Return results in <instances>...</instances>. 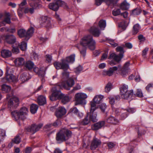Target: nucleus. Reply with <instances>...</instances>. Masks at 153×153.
Listing matches in <instances>:
<instances>
[{"instance_id":"obj_4","label":"nucleus","mask_w":153,"mask_h":153,"mask_svg":"<svg viewBox=\"0 0 153 153\" xmlns=\"http://www.w3.org/2000/svg\"><path fill=\"white\" fill-rule=\"evenodd\" d=\"M28 111L25 107H22L19 111H14L11 112L13 118L16 120H23L26 118Z\"/></svg>"},{"instance_id":"obj_48","label":"nucleus","mask_w":153,"mask_h":153,"mask_svg":"<svg viewBox=\"0 0 153 153\" xmlns=\"http://www.w3.org/2000/svg\"><path fill=\"white\" fill-rule=\"evenodd\" d=\"M33 33V28L31 27L26 32L27 37L30 36L32 35Z\"/></svg>"},{"instance_id":"obj_1","label":"nucleus","mask_w":153,"mask_h":153,"mask_svg":"<svg viewBox=\"0 0 153 153\" xmlns=\"http://www.w3.org/2000/svg\"><path fill=\"white\" fill-rule=\"evenodd\" d=\"M95 42L91 35H87L84 36L81 39L80 44L76 45L79 50L81 54L85 56L86 52V48H88L91 50L95 48Z\"/></svg>"},{"instance_id":"obj_44","label":"nucleus","mask_w":153,"mask_h":153,"mask_svg":"<svg viewBox=\"0 0 153 153\" xmlns=\"http://www.w3.org/2000/svg\"><path fill=\"white\" fill-rule=\"evenodd\" d=\"M99 25L102 30H104L106 25V22L105 20H101L100 21Z\"/></svg>"},{"instance_id":"obj_62","label":"nucleus","mask_w":153,"mask_h":153,"mask_svg":"<svg viewBox=\"0 0 153 153\" xmlns=\"http://www.w3.org/2000/svg\"><path fill=\"white\" fill-rule=\"evenodd\" d=\"M7 31L10 33H14L16 32V30L15 28H10L7 29Z\"/></svg>"},{"instance_id":"obj_61","label":"nucleus","mask_w":153,"mask_h":153,"mask_svg":"<svg viewBox=\"0 0 153 153\" xmlns=\"http://www.w3.org/2000/svg\"><path fill=\"white\" fill-rule=\"evenodd\" d=\"M32 150V148L30 147H28L26 148L25 150V153H31Z\"/></svg>"},{"instance_id":"obj_31","label":"nucleus","mask_w":153,"mask_h":153,"mask_svg":"<svg viewBox=\"0 0 153 153\" xmlns=\"http://www.w3.org/2000/svg\"><path fill=\"white\" fill-rule=\"evenodd\" d=\"M90 122V120L88 117V113L86 116L80 122V124L83 126L88 125Z\"/></svg>"},{"instance_id":"obj_2","label":"nucleus","mask_w":153,"mask_h":153,"mask_svg":"<svg viewBox=\"0 0 153 153\" xmlns=\"http://www.w3.org/2000/svg\"><path fill=\"white\" fill-rule=\"evenodd\" d=\"M69 74L68 72L65 71L62 73V79L61 83H59L58 85L56 88L59 89L64 88L67 90H69L72 87L74 84V79L75 80L76 78H72L71 77L68 78L66 81H64V79H66L68 77Z\"/></svg>"},{"instance_id":"obj_58","label":"nucleus","mask_w":153,"mask_h":153,"mask_svg":"<svg viewBox=\"0 0 153 153\" xmlns=\"http://www.w3.org/2000/svg\"><path fill=\"white\" fill-rule=\"evenodd\" d=\"M100 141L95 137H94L93 139L92 143H100Z\"/></svg>"},{"instance_id":"obj_39","label":"nucleus","mask_w":153,"mask_h":153,"mask_svg":"<svg viewBox=\"0 0 153 153\" xmlns=\"http://www.w3.org/2000/svg\"><path fill=\"white\" fill-rule=\"evenodd\" d=\"M120 97L119 96L117 95L114 97H109V102L111 105H113L115 102V100L119 99Z\"/></svg>"},{"instance_id":"obj_10","label":"nucleus","mask_w":153,"mask_h":153,"mask_svg":"<svg viewBox=\"0 0 153 153\" xmlns=\"http://www.w3.org/2000/svg\"><path fill=\"white\" fill-rule=\"evenodd\" d=\"M54 65L56 69H62L64 71L68 70L69 68V66L68 64L65 63V60L62 59V63L55 62Z\"/></svg>"},{"instance_id":"obj_43","label":"nucleus","mask_w":153,"mask_h":153,"mask_svg":"<svg viewBox=\"0 0 153 153\" xmlns=\"http://www.w3.org/2000/svg\"><path fill=\"white\" fill-rule=\"evenodd\" d=\"M129 7V4L126 1L122 2L120 6V8L123 10H126Z\"/></svg>"},{"instance_id":"obj_63","label":"nucleus","mask_w":153,"mask_h":153,"mask_svg":"<svg viewBox=\"0 0 153 153\" xmlns=\"http://www.w3.org/2000/svg\"><path fill=\"white\" fill-rule=\"evenodd\" d=\"M99 144H91V150L95 149L98 146Z\"/></svg>"},{"instance_id":"obj_45","label":"nucleus","mask_w":153,"mask_h":153,"mask_svg":"<svg viewBox=\"0 0 153 153\" xmlns=\"http://www.w3.org/2000/svg\"><path fill=\"white\" fill-rule=\"evenodd\" d=\"M19 47L22 51H25L27 48V43L24 42H22L19 45Z\"/></svg>"},{"instance_id":"obj_28","label":"nucleus","mask_w":153,"mask_h":153,"mask_svg":"<svg viewBox=\"0 0 153 153\" xmlns=\"http://www.w3.org/2000/svg\"><path fill=\"white\" fill-rule=\"evenodd\" d=\"M1 54L2 57L7 58L10 57L12 53L8 50H4L1 51Z\"/></svg>"},{"instance_id":"obj_54","label":"nucleus","mask_w":153,"mask_h":153,"mask_svg":"<svg viewBox=\"0 0 153 153\" xmlns=\"http://www.w3.org/2000/svg\"><path fill=\"white\" fill-rule=\"evenodd\" d=\"M80 89V85L79 84H77L73 88V89L71 90V91L74 92V91L79 90Z\"/></svg>"},{"instance_id":"obj_49","label":"nucleus","mask_w":153,"mask_h":153,"mask_svg":"<svg viewBox=\"0 0 153 153\" xmlns=\"http://www.w3.org/2000/svg\"><path fill=\"white\" fill-rule=\"evenodd\" d=\"M45 58L46 62L50 63L52 61V57L51 55L47 54L45 56Z\"/></svg>"},{"instance_id":"obj_37","label":"nucleus","mask_w":153,"mask_h":153,"mask_svg":"<svg viewBox=\"0 0 153 153\" xmlns=\"http://www.w3.org/2000/svg\"><path fill=\"white\" fill-rule=\"evenodd\" d=\"M26 32L25 30L21 29L18 31V34L21 37H27Z\"/></svg>"},{"instance_id":"obj_26","label":"nucleus","mask_w":153,"mask_h":153,"mask_svg":"<svg viewBox=\"0 0 153 153\" xmlns=\"http://www.w3.org/2000/svg\"><path fill=\"white\" fill-rule=\"evenodd\" d=\"M58 4L57 1L55 3H51L48 5L49 8L54 11H56L59 8Z\"/></svg>"},{"instance_id":"obj_6","label":"nucleus","mask_w":153,"mask_h":153,"mask_svg":"<svg viewBox=\"0 0 153 153\" xmlns=\"http://www.w3.org/2000/svg\"><path fill=\"white\" fill-rule=\"evenodd\" d=\"M88 97L84 93L79 92L76 93L75 96V105H85L86 103L85 99Z\"/></svg>"},{"instance_id":"obj_16","label":"nucleus","mask_w":153,"mask_h":153,"mask_svg":"<svg viewBox=\"0 0 153 153\" xmlns=\"http://www.w3.org/2000/svg\"><path fill=\"white\" fill-rule=\"evenodd\" d=\"M66 113L65 109L63 107H59L56 110L55 114L58 118L62 117Z\"/></svg>"},{"instance_id":"obj_40","label":"nucleus","mask_w":153,"mask_h":153,"mask_svg":"<svg viewBox=\"0 0 153 153\" xmlns=\"http://www.w3.org/2000/svg\"><path fill=\"white\" fill-rule=\"evenodd\" d=\"M125 97H123V96H121V97L122 98L124 99H127L130 97H131L132 96L133 94V90H130L126 92L125 94H124Z\"/></svg>"},{"instance_id":"obj_17","label":"nucleus","mask_w":153,"mask_h":153,"mask_svg":"<svg viewBox=\"0 0 153 153\" xmlns=\"http://www.w3.org/2000/svg\"><path fill=\"white\" fill-rule=\"evenodd\" d=\"M3 37L5 42L8 44H13L16 42V38L13 35H7Z\"/></svg>"},{"instance_id":"obj_55","label":"nucleus","mask_w":153,"mask_h":153,"mask_svg":"<svg viewBox=\"0 0 153 153\" xmlns=\"http://www.w3.org/2000/svg\"><path fill=\"white\" fill-rule=\"evenodd\" d=\"M100 108L103 112L105 111V109L106 108V105L105 103H102L100 106Z\"/></svg>"},{"instance_id":"obj_34","label":"nucleus","mask_w":153,"mask_h":153,"mask_svg":"<svg viewBox=\"0 0 153 153\" xmlns=\"http://www.w3.org/2000/svg\"><path fill=\"white\" fill-rule=\"evenodd\" d=\"M33 70L35 73L38 74L39 76L42 77L44 76L45 74V71H44L39 70L38 68L36 67H35L34 68Z\"/></svg>"},{"instance_id":"obj_13","label":"nucleus","mask_w":153,"mask_h":153,"mask_svg":"<svg viewBox=\"0 0 153 153\" xmlns=\"http://www.w3.org/2000/svg\"><path fill=\"white\" fill-rule=\"evenodd\" d=\"M3 16L2 14L0 15V27L4 25V22L8 24H10L11 22L10 18V14L9 13H6L4 16L3 17L4 19L3 20Z\"/></svg>"},{"instance_id":"obj_19","label":"nucleus","mask_w":153,"mask_h":153,"mask_svg":"<svg viewBox=\"0 0 153 153\" xmlns=\"http://www.w3.org/2000/svg\"><path fill=\"white\" fill-rule=\"evenodd\" d=\"M89 32L95 37L99 36L100 33L98 27L94 26L89 30Z\"/></svg>"},{"instance_id":"obj_52","label":"nucleus","mask_w":153,"mask_h":153,"mask_svg":"<svg viewBox=\"0 0 153 153\" xmlns=\"http://www.w3.org/2000/svg\"><path fill=\"white\" fill-rule=\"evenodd\" d=\"M57 1V3H58V4L59 6H59H63L64 7L66 6V4L65 2L60 0H58Z\"/></svg>"},{"instance_id":"obj_15","label":"nucleus","mask_w":153,"mask_h":153,"mask_svg":"<svg viewBox=\"0 0 153 153\" xmlns=\"http://www.w3.org/2000/svg\"><path fill=\"white\" fill-rule=\"evenodd\" d=\"M42 126V124H39L38 125L33 124L30 126L28 127L26 129L27 131L34 134L38 131Z\"/></svg>"},{"instance_id":"obj_33","label":"nucleus","mask_w":153,"mask_h":153,"mask_svg":"<svg viewBox=\"0 0 153 153\" xmlns=\"http://www.w3.org/2000/svg\"><path fill=\"white\" fill-rule=\"evenodd\" d=\"M140 29V27L138 24L134 25L133 27L132 33L133 35L137 34Z\"/></svg>"},{"instance_id":"obj_60","label":"nucleus","mask_w":153,"mask_h":153,"mask_svg":"<svg viewBox=\"0 0 153 153\" xmlns=\"http://www.w3.org/2000/svg\"><path fill=\"white\" fill-rule=\"evenodd\" d=\"M12 51L13 53L17 54L19 52V50L18 48L13 47Z\"/></svg>"},{"instance_id":"obj_18","label":"nucleus","mask_w":153,"mask_h":153,"mask_svg":"<svg viewBox=\"0 0 153 153\" xmlns=\"http://www.w3.org/2000/svg\"><path fill=\"white\" fill-rule=\"evenodd\" d=\"M26 0H23L22 2L19 4V8L18 10V13L19 17L21 18L23 14V10L24 9V6L26 4Z\"/></svg>"},{"instance_id":"obj_21","label":"nucleus","mask_w":153,"mask_h":153,"mask_svg":"<svg viewBox=\"0 0 153 153\" xmlns=\"http://www.w3.org/2000/svg\"><path fill=\"white\" fill-rule=\"evenodd\" d=\"M123 57V54H120L119 56L117 55L114 53H110L108 59H113L114 61L116 62H119L120 61L121 59Z\"/></svg>"},{"instance_id":"obj_50","label":"nucleus","mask_w":153,"mask_h":153,"mask_svg":"<svg viewBox=\"0 0 153 153\" xmlns=\"http://www.w3.org/2000/svg\"><path fill=\"white\" fill-rule=\"evenodd\" d=\"M141 13L140 9L139 8H137L134 9L132 11V13L134 15H139Z\"/></svg>"},{"instance_id":"obj_7","label":"nucleus","mask_w":153,"mask_h":153,"mask_svg":"<svg viewBox=\"0 0 153 153\" xmlns=\"http://www.w3.org/2000/svg\"><path fill=\"white\" fill-rule=\"evenodd\" d=\"M30 5L32 8L26 7L23 10V13L32 14L34 12V9H36L40 7V5L38 4L39 0H30Z\"/></svg>"},{"instance_id":"obj_36","label":"nucleus","mask_w":153,"mask_h":153,"mask_svg":"<svg viewBox=\"0 0 153 153\" xmlns=\"http://www.w3.org/2000/svg\"><path fill=\"white\" fill-rule=\"evenodd\" d=\"M30 78L28 77V74L24 73L21 75L20 79L24 82L29 79Z\"/></svg>"},{"instance_id":"obj_64","label":"nucleus","mask_w":153,"mask_h":153,"mask_svg":"<svg viewBox=\"0 0 153 153\" xmlns=\"http://www.w3.org/2000/svg\"><path fill=\"white\" fill-rule=\"evenodd\" d=\"M0 135L1 137H4H4L6 136L5 131L2 129L1 130Z\"/></svg>"},{"instance_id":"obj_14","label":"nucleus","mask_w":153,"mask_h":153,"mask_svg":"<svg viewBox=\"0 0 153 153\" xmlns=\"http://www.w3.org/2000/svg\"><path fill=\"white\" fill-rule=\"evenodd\" d=\"M117 71L119 73L120 71L119 67L118 68L117 66H114L110 68L108 70H104L102 72V74L104 76H112L114 72Z\"/></svg>"},{"instance_id":"obj_41","label":"nucleus","mask_w":153,"mask_h":153,"mask_svg":"<svg viewBox=\"0 0 153 153\" xmlns=\"http://www.w3.org/2000/svg\"><path fill=\"white\" fill-rule=\"evenodd\" d=\"M1 89L3 92L7 93L10 90L11 87L9 85L4 84L2 85Z\"/></svg>"},{"instance_id":"obj_42","label":"nucleus","mask_w":153,"mask_h":153,"mask_svg":"<svg viewBox=\"0 0 153 153\" xmlns=\"http://www.w3.org/2000/svg\"><path fill=\"white\" fill-rule=\"evenodd\" d=\"M34 64L30 61H27L26 62L25 64V66L29 70L32 69L33 67Z\"/></svg>"},{"instance_id":"obj_53","label":"nucleus","mask_w":153,"mask_h":153,"mask_svg":"<svg viewBox=\"0 0 153 153\" xmlns=\"http://www.w3.org/2000/svg\"><path fill=\"white\" fill-rule=\"evenodd\" d=\"M121 13L120 9L114 10L112 11V14L114 16H117L120 15Z\"/></svg>"},{"instance_id":"obj_24","label":"nucleus","mask_w":153,"mask_h":153,"mask_svg":"<svg viewBox=\"0 0 153 153\" xmlns=\"http://www.w3.org/2000/svg\"><path fill=\"white\" fill-rule=\"evenodd\" d=\"M106 122L114 125L117 124L119 123V120L116 118L112 116L108 117L106 120Z\"/></svg>"},{"instance_id":"obj_12","label":"nucleus","mask_w":153,"mask_h":153,"mask_svg":"<svg viewBox=\"0 0 153 153\" xmlns=\"http://www.w3.org/2000/svg\"><path fill=\"white\" fill-rule=\"evenodd\" d=\"M40 24L42 26L49 28L51 23L49 19L47 16H42L40 18Z\"/></svg>"},{"instance_id":"obj_59","label":"nucleus","mask_w":153,"mask_h":153,"mask_svg":"<svg viewBox=\"0 0 153 153\" xmlns=\"http://www.w3.org/2000/svg\"><path fill=\"white\" fill-rule=\"evenodd\" d=\"M61 124V122L60 120L58 119L53 124V126L56 127L57 126L60 125Z\"/></svg>"},{"instance_id":"obj_35","label":"nucleus","mask_w":153,"mask_h":153,"mask_svg":"<svg viewBox=\"0 0 153 153\" xmlns=\"http://www.w3.org/2000/svg\"><path fill=\"white\" fill-rule=\"evenodd\" d=\"M75 55H71L70 56L67 57L66 59H63L65 60V63L66 62L68 63H73L75 60Z\"/></svg>"},{"instance_id":"obj_11","label":"nucleus","mask_w":153,"mask_h":153,"mask_svg":"<svg viewBox=\"0 0 153 153\" xmlns=\"http://www.w3.org/2000/svg\"><path fill=\"white\" fill-rule=\"evenodd\" d=\"M130 64L129 62H127L124 65L123 68H121V67L119 65L117 66L118 68L119 67L120 71H119V74L121 75L123 77L125 76L128 74V67L130 65Z\"/></svg>"},{"instance_id":"obj_27","label":"nucleus","mask_w":153,"mask_h":153,"mask_svg":"<svg viewBox=\"0 0 153 153\" xmlns=\"http://www.w3.org/2000/svg\"><path fill=\"white\" fill-rule=\"evenodd\" d=\"M113 0H95V4L97 6L100 5L103 2H105L108 5H110L113 1Z\"/></svg>"},{"instance_id":"obj_5","label":"nucleus","mask_w":153,"mask_h":153,"mask_svg":"<svg viewBox=\"0 0 153 153\" xmlns=\"http://www.w3.org/2000/svg\"><path fill=\"white\" fill-rule=\"evenodd\" d=\"M71 131L66 128H63L57 134L56 139L58 141H65L71 137Z\"/></svg>"},{"instance_id":"obj_3","label":"nucleus","mask_w":153,"mask_h":153,"mask_svg":"<svg viewBox=\"0 0 153 153\" xmlns=\"http://www.w3.org/2000/svg\"><path fill=\"white\" fill-rule=\"evenodd\" d=\"M56 88H52L53 93L50 96V99L52 101L58 99H62V102L63 104H65L68 102L70 98L67 96L61 93V91Z\"/></svg>"},{"instance_id":"obj_56","label":"nucleus","mask_w":153,"mask_h":153,"mask_svg":"<svg viewBox=\"0 0 153 153\" xmlns=\"http://www.w3.org/2000/svg\"><path fill=\"white\" fill-rule=\"evenodd\" d=\"M108 53V51H105L102 54L101 58V60H103L106 59L107 58Z\"/></svg>"},{"instance_id":"obj_23","label":"nucleus","mask_w":153,"mask_h":153,"mask_svg":"<svg viewBox=\"0 0 153 153\" xmlns=\"http://www.w3.org/2000/svg\"><path fill=\"white\" fill-rule=\"evenodd\" d=\"M8 70H7L6 75V78L7 80L10 82H16L17 81V79L16 77L13 74H9Z\"/></svg>"},{"instance_id":"obj_51","label":"nucleus","mask_w":153,"mask_h":153,"mask_svg":"<svg viewBox=\"0 0 153 153\" xmlns=\"http://www.w3.org/2000/svg\"><path fill=\"white\" fill-rule=\"evenodd\" d=\"M82 70V68L81 66H79L74 69V72L76 74H79Z\"/></svg>"},{"instance_id":"obj_20","label":"nucleus","mask_w":153,"mask_h":153,"mask_svg":"<svg viewBox=\"0 0 153 153\" xmlns=\"http://www.w3.org/2000/svg\"><path fill=\"white\" fill-rule=\"evenodd\" d=\"M105 124L104 121H100L91 126V128L93 130H97L103 127Z\"/></svg>"},{"instance_id":"obj_8","label":"nucleus","mask_w":153,"mask_h":153,"mask_svg":"<svg viewBox=\"0 0 153 153\" xmlns=\"http://www.w3.org/2000/svg\"><path fill=\"white\" fill-rule=\"evenodd\" d=\"M104 97L102 95H97L94 97L92 100L90 102L91 111H94L97 108L96 104H99L103 98Z\"/></svg>"},{"instance_id":"obj_22","label":"nucleus","mask_w":153,"mask_h":153,"mask_svg":"<svg viewBox=\"0 0 153 153\" xmlns=\"http://www.w3.org/2000/svg\"><path fill=\"white\" fill-rule=\"evenodd\" d=\"M14 62L16 66H22L25 63V60L24 58L19 57L16 58Z\"/></svg>"},{"instance_id":"obj_25","label":"nucleus","mask_w":153,"mask_h":153,"mask_svg":"<svg viewBox=\"0 0 153 153\" xmlns=\"http://www.w3.org/2000/svg\"><path fill=\"white\" fill-rule=\"evenodd\" d=\"M128 86L125 84L122 85L120 88L121 96H123V97H125L124 94L129 91L128 90Z\"/></svg>"},{"instance_id":"obj_47","label":"nucleus","mask_w":153,"mask_h":153,"mask_svg":"<svg viewBox=\"0 0 153 153\" xmlns=\"http://www.w3.org/2000/svg\"><path fill=\"white\" fill-rule=\"evenodd\" d=\"M112 84L110 82L108 83L105 87V91L107 92H108L112 88Z\"/></svg>"},{"instance_id":"obj_30","label":"nucleus","mask_w":153,"mask_h":153,"mask_svg":"<svg viewBox=\"0 0 153 153\" xmlns=\"http://www.w3.org/2000/svg\"><path fill=\"white\" fill-rule=\"evenodd\" d=\"M38 103L40 105H43L46 103V99L42 96H39L37 99Z\"/></svg>"},{"instance_id":"obj_46","label":"nucleus","mask_w":153,"mask_h":153,"mask_svg":"<svg viewBox=\"0 0 153 153\" xmlns=\"http://www.w3.org/2000/svg\"><path fill=\"white\" fill-rule=\"evenodd\" d=\"M21 138L19 135H17L12 140V143H19L21 142Z\"/></svg>"},{"instance_id":"obj_57","label":"nucleus","mask_w":153,"mask_h":153,"mask_svg":"<svg viewBox=\"0 0 153 153\" xmlns=\"http://www.w3.org/2000/svg\"><path fill=\"white\" fill-rule=\"evenodd\" d=\"M137 96L139 97H142L143 96L142 92L140 89H137L136 93Z\"/></svg>"},{"instance_id":"obj_38","label":"nucleus","mask_w":153,"mask_h":153,"mask_svg":"<svg viewBox=\"0 0 153 153\" xmlns=\"http://www.w3.org/2000/svg\"><path fill=\"white\" fill-rule=\"evenodd\" d=\"M38 106L37 105L32 104L30 106V111L33 114L35 113L38 109Z\"/></svg>"},{"instance_id":"obj_29","label":"nucleus","mask_w":153,"mask_h":153,"mask_svg":"<svg viewBox=\"0 0 153 153\" xmlns=\"http://www.w3.org/2000/svg\"><path fill=\"white\" fill-rule=\"evenodd\" d=\"M90 114L88 113V117L89 119L90 120V121H91L93 122L97 121V114L94 113V111H91V109H90Z\"/></svg>"},{"instance_id":"obj_9","label":"nucleus","mask_w":153,"mask_h":153,"mask_svg":"<svg viewBox=\"0 0 153 153\" xmlns=\"http://www.w3.org/2000/svg\"><path fill=\"white\" fill-rule=\"evenodd\" d=\"M19 104V100L18 98L13 97L10 99L8 102V107L10 110L16 108Z\"/></svg>"},{"instance_id":"obj_32","label":"nucleus","mask_w":153,"mask_h":153,"mask_svg":"<svg viewBox=\"0 0 153 153\" xmlns=\"http://www.w3.org/2000/svg\"><path fill=\"white\" fill-rule=\"evenodd\" d=\"M70 111V113H74L76 115H77L78 117L80 118L82 117L83 116V114L82 113L79 112L78 110L76 108H74L71 109Z\"/></svg>"}]
</instances>
